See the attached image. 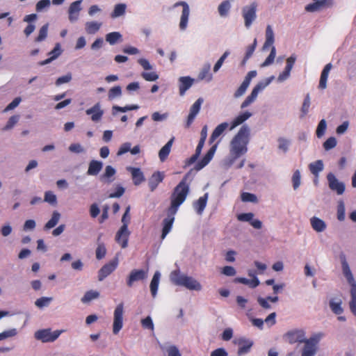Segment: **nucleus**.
<instances>
[{"label":"nucleus","instance_id":"f257e3e1","mask_svg":"<svg viewBox=\"0 0 356 356\" xmlns=\"http://www.w3.org/2000/svg\"><path fill=\"white\" fill-rule=\"evenodd\" d=\"M250 129L247 125H243L231 142V151L236 158L239 157L247 151Z\"/></svg>","mask_w":356,"mask_h":356},{"label":"nucleus","instance_id":"f03ea898","mask_svg":"<svg viewBox=\"0 0 356 356\" xmlns=\"http://www.w3.org/2000/svg\"><path fill=\"white\" fill-rule=\"evenodd\" d=\"M189 191V188L185 180H182L175 188L171 195V205L168 209V216H173L177 211V208L185 200Z\"/></svg>","mask_w":356,"mask_h":356},{"label":"nucleus","instance_id":"7ed1b4c3","mask_svg":"<svg viewBox=\"0 0 356 356\" xmlns=\"http://www.w3.org/2000/svg\"><path fill=\"white\" fill-rule=\"evenodd\" d=\"M340 260L342 265V270L344 276L346 277L351 286L350 296L351 300L349 303L350 309L352 313L356 316V282L350 269L349 265L346 261L345 254H340Z\"/></svg>","mask_w":356,"mask_h":356},{"label":"nucleus","instance_id":"20e7f679","mask_svg":"<svg viewBox=\"0 0 356 356\" xmlns=\"http://www.w3.org/2000/svg\"><path fill=\"white\" fill-rule=\"evenodd\" d=\"M171 281L177 286H182L189 290L200 291L202 286L196 280L186 275H181L179 270H174L170 274Z\"/></svg>","mask_w":356,"mask_h":356},{"label":"nucleus","instance_id":"39448f33","mask_svg":"<svg viewBox=\"0 0 356 356\" xmlns=\"http://www.w3.org/2000/svg\"><path fill=\"white\" fill-rule=\"evenodd\" d=\"M61 330L51 332V329L39 330L35 332L34 337L37 340L43 343L54 341L61 334Z\"/></svg>","mask_w":356,"mask_h":356},{"label":"nucleus","instance_id":"423d86ee","mask_svg":"<svg viewBox=\"0 0 356 356\" xmlns=\"http://www.w3.org/2000/svg\"><path fill=\"white\" fill-rule=\"evenodd\" d=\"M305 6V10L310 13L319 12L330 8L334 5V0H312Z\"/></svg>","mask_w":356,"mask_h":356},{"label":"nucleus","instance_id":"0eeeda50","mask_svg":"<svg viewBox=\"0 0 356 356\" xmlns=\"http://www.w3.org/2000/svg\"><path fill=\"white\" fill-rule=\"evenodd\" d=\"M318 341L319 337L317 336L310 337L309 339L304 341L305 346L302 348L301 356H314L317 352Z\"/></svg>","mask_w":356,"mask_h":356},{"label":"nucleus","instance_id":"6e6552de","mask_svg":"<svg viewBox=\"0 0 356 356\" xmlns=\"http://www.w3.org/2000/svg\"><path fill=\"white\" fill-rule=\"evenodd\" d=\"M123 312H124V305L123 303H120L117 305L115 311H114V320L113 325V332L115 334H117L123 325Z\"/></svg>","mask_w":356,"mask_h":356},{"label":"nucleus","instance_id":"1a4fd4ad","mask_svg":"<svg viewBox=\"0 0 356 356\" xmlns=\"http://www.w3.org/2000/svg\"><path fill=\"white\" fill-rule=\"evenodd\" d=\"M327 179L329 187L332 191H336L338 195H342L344 193L345 184L343 182L339 181L334 174L330 172L327 175Z\"/></svg>","mask_w":356,"mask_h":356},{"label":"nucleus","instance_id":"9d476101","mask_svg":"<svg viewBox=\"0 0 356 356\" xmlns=\"http://www.w3.org/2000/svg\"><path fill=\"white\" fill-rule=\"evenodd\" d=\"M118 258L103 266L99 270L98 280L102 281L105 277L110 275L117 267Z\"/></svg>","mask_w":356,"mask_h":356},{"label":"nucleus","instance_id":"9b49d317","mask_svg":"<svg viewBox=\"0 0 356 356\" xmlns=\"http://www.w3.org/2000/svg\"><path fill=\"white\" fill-rule=\"evenodd\" d=\"M257 4L252 2L249 6H246L243 8V16L245 22H252L256 18Z\"/></svg>","mask_w":356,"mask_h":356},{"label":"nucleus","instance_id":"f8f14e48","mask_svg":"<svg viewBox=\"0 0 356 356\" xmlns=\"http://www.w3.org/2000/svg\"><path fill=\"white\" fill-rule=\"evenodd\" d=\"M284 337L289 343H295L296 342L302 343L305 339V333L302 330L289 331L284 335Z\"/></svg>","mask_w":356,"mask_h":356},{"label":"nucleus","instance_id":"ddd939ff","mask_svg":"<svg viewBox=\"0 0 356 356\" xmlns=\"http://www.w3.org/2000/svg\"><path fill=\"white\" fill-rule=\"evenodd\" d=\"M129 235L130 232L128 229L125 228V226H121L120 229L118 231L115 236V241L120 244L122 248L127 247Z\"/></svg>","mask_w":356,"mask_h":356},{"label":"nucleus","instance_id":"4468645a","mask_svg":"<svg viewBox=\"0 0 356 356\" xmlns=\"http://www.w3.org/2000/svg\"><path fill=\"white\" fill-rule=\"evenodd\" d=\"M87 115H92L91 120L93 122H99L104 114V111L101 109V104L99 102L95 104L92 107L86 111Z\"/></svg>","mask_w":356,"mask_h":356},{"label":"nucleus","instance_id":"2eb2a0df","mask_svg":"<svg viewBox=\"0 0 356 356\" xmlns=\"http://www.w3.org/2000/svg\"><path fill=\"white\" fill-rule=\"evenodd\" d=\"M203 102L202 98H199L192 106L190 113L188 116L187 122H186V127H189L193 120L195 119L196 115L198 113L201 104Z\"/></svg>","mask_w":356,"mask_h":356},{"label":"nucleus","instance_id":"dca6fc26","mask_svg":"<svg viewBox=\"0 0 356 356\" xmlns=\"http://www.w3.org/2000/svg\"><path fill=\"white\" fill-rule=\"evenodd\" d=\"M81 0L76 1L72 3L70 6L68 13L69 19L71 21L76 20L78 19L79 12L81 10Z\"/></svg>","mask_w":356,"mask_h":356},{"label":"nucleus","instance_id":"f3484780","mask_svg":"<svg viewBox=\"0 0 356 356\" xmlns=\"http://www.w3.org/2000/svg\"><path fill=\"white\" fill-rule=\"evenodd\" d=\"M127 170L131 173L134 185L138 186L145 180L143 173L140 168L128 167Z\"/></svg>","mask_w":356,"mask_h":356},{"label":"nucleus","instance_id":"a211bd4d","mask_svg":"<svg viewBox=\"0 0 356 356\" xmlns=\"http://www.w3.org/2000/svg\"><path fill=\"white\" fill-rule=\"evenodd\" d=\"M179 81V94L184 95L187 90H188L193 85L194 79L190 76H181Z\"/></svg>","mask_w":356,"mask_h":356},{"label":"nucleus","instance_id":"6ab92c4d","mask_svg":"<svg viewBox=\"0 0 356 356\" xmlns=\"http://www.w3.org/2000/svg\"><path fill=\"white\" fill-rule=\"evenodd\" d=\"M146 275L147 273L143 270L131 271L127 281V285L131 286L134 282L144 280L146 277Z\"/></svg>","mask_w":356,"mask_h":356},{"label":"nucleus","instance_id":"aec40b11","mask_svg":"<svg viewBox=\"0 0 356 356\" xmlns=\"http://www.w3.org/2000/svg\"><path fill=\"white\" fill-rule=\"evenodd\" d=\"M102 167H103L102 162L96 161V160H92L89 163L87 174L88 175L96 176L102 170Z\"/></svg>","mask_w":356,"mask_h":356},{"label":"nucleus","instance_id":"412c9836","mask_svg":"<svg viewBox=\"0 0 356 356\" xmlns=\"http://www.w3.org/2000/svg\"><path fill=\"white\" fill-rule=\"evenodd\" d=\"M164 175L162 172L157 171L154 172L149 179V186L151 191H154L158 184L163 179Z\"/></svg>","mask_w":356,"mask_h":356},{"label":"nucleus","instance_id":"4be33fe9","mask_svg":"<svg viewBox=\"0 0 356 356\" xmlns=\"http://www.w3.org/2000/svg\"><path fill=\"white\" fill-rule=\"evenodd\" d=\"M332 65L331 63L327 64L324 69L323 70V72L321 75V79L319 81V88L321 89H325L327 87V79L328 77L329 72L330 70L332 69Z\"/></svg>","mask_w":356,"mask_h":356},{"label":"nucleus","instance_id":"5701e85b","mask_svg":"<svg viewBox=\"0 0 356 356\" xmlns=\"http://www.w3.org/2000/svg\"><path fill=\"white\" fill-rule=\"evenodd\" d=\"M175 218L173 216H168L163 220V227L162 229V234H161V238L163 239L165 236L169 233L170 231L173 222H174Z\"/></svg>","mask_w":356,"mask_h":356},{"label":"nucleus","instance_id":"b1692460","mask_svg":"<svg viewBox=\"0 0 356 356\" xmlns=\"http://www.w3.org/2000/svg\"><path fill=\"white\" fill-rule=\"evenodd\" d=\"M228 127V123L223 122L219 124L213 131L210 138H209V143H213L215 140L219 137L223 131L227 129Z\"/></svg>","mask_w":356,"mask_h":356},{"label":"nucleus","instance_id":"393cba45","mask_svg":"<svg viewBox=\"0 0 356 356\" xmlns=\"http://www.w3.org/2000/svg\"><path fill=\"white\" fill-rule=\"evenodd\" d=\"M174 138H171L159 151V156L161 161H164L168 156Z\"/></svg>","mask_w":356,"mask_h":356},{"label":"nucleus","instance_id":"a878e982","mask_svg":"<svg viewBox=\"0 0 356 356\" xmlns=\"http://www.w3.org/2000/svg\"><path fill=\"white\" fill-rule=\"evenodd\" d=\"M311 225L312 228L318 232H323L326 227L325 222L317 217L311 218Z\"/></svg>","mask_w":356,"mask_h":356},{"label":"nucleus","instance_id":"bb28decb","mask_svg":"<svg viewBox=\"0 0 356 356\" xmlns=\"http://www.w3.org/2000/svg\"><path fill=\"white\" fill-rule=\"evenodd\" d=\"M179 6H182V12H181L180 22H187L188 20V16H189V13H190L188 5L184 1H181V2L177 3L175 5V6H176V7Z\"/></svg>","mask_w":356,"mask_h":356},{"label":"nucleus","instance_id":"cd10ccee","mask_svg":"<svg viewBox=\"0 0 356 356\" xmlns=\"http://www.w3.org/2000/svg\"><path fill=\"white\" fill-rule=\"evenodd\" d=\"M160 276H161V274L159 271H156L153 277H152V280L151 281V283H150V291H151V293L153 297H155L156 295V292H157V289H158V286H159V279H160Z\"/></svg>","mask_w":356,"mask_h":356},{"label":"nucleus","instance_id":"c85d7f7f","mask_svg":"<svg viewBox=\"0 0 356 356\" xmlns=\"http://www.w3.org/2000/svg\"><path fill=\"white\" fill-rule=\"evenodd\" d=\"M115 174V170L111 165H107L105 168L104 173L100 177L102 181L111 183L112 181L110 178Z\"/></svg>","mask_w":356,"mask_h":356},{"label":"nucleus","instance_id":"c756f323","mask_svg":"<svg viewBox=\"0 0 356 356\" xmlns=\"http://www.w3.org/2000/svg\"><path fill=\"white\" fill-rule=\"evenodd\" d=\"M266 42L264 44L263 49H267L271 46L274 42V33L270 26H268L266 31Z\"/></svg>","mask_w":356,"mask_h":356},{"label":"nucleus","instance_id":"7c9ffc66","mask_svg":"<svg viewBox=\"0 0 356 356\" xmlns=\"http://www.w3.org/2000/svg\"><path fill=\"white\" fill-rule=\"evenodd\" d=\"M231 8V3L229 1L226 0L222 1L218 8V11L221 17H227Z\"/></svg>","mask_w":356,"mask_h":356},{"label":"nucleus","instance_id":"2f4dec72","mask_svg":"<svg viewBox=\"0 0 356 356\" xmlns=\"http://www.w3.org/2000/svg\"><path fill=\"white\" fill-rule=\"evenodd\" d=\"M341 300L339 299L337 302H335L334 299L330 300L329 305L331 310L333 313L337 315H339L343 313V309L341 307Z\"/></svg>","mask_w":356,"mask_h":356},{"label":"nucleus","instance_id":"473e14b6","mask_svg":"<svg viewBox=\"0 0 356 356\" xmlns=\"http://www.w3.org/2000/svg\"><path fill=\"white\" fill-rule=\"evenodd\" d=\"M60 218V214L54 211L52 213L51 219L45 224L44 229H49L54 227L58 222Z\"/></svg>","mask_w":356,"mask_h":356},{"label":"nucleus","instance_id":"72a5a7b5","mask_svg":"<svg viewBox=\"0 0 356 356\" xmlns=\"http://www.w3.org/2000/svg\"><path fill=\"white\" fill-rule=\"evenodd\" d=\"M251 115L252 114L248 111H246V112L243 113V114L239 115L232 122L230 129H233L238 125L242 124L244 121L248 120L251 116Z\"/></svg>","mask_w":356,"mask_h":356},{"label":"nucleus","instance_id":"f704fd0d","mask_svg":"<svg viewBox=\"0 0 356 356\" xmlns=\"http://www.w3.org/2000/svg\"><path fill=\"white\" fill-rule=\"evenodd\" d=\"M311 172L315 176H318L319 172L323 170V163L321 160H318L315 163H310L309 165Z\"/></svg>","mask_w":356,"mask_h":356},{"label":"nucleus","instance_id":"c9c22d12","mask_svg":"<svg viewBox=\"0 0 356 356\" xmlns=\"http://www.w3.org/2000/svg\"><path fill=\"white\" fill-rule=\"evenodd\" d=\"M208 194L206 193L204 196L199 198V200L195 203V206L197 209V212L199 214H201L204 209L207 201Z\"/></svg>","mask_w":356,"mask_h":356},{"label":"nucleus","instance_id":"e433bc0d","mask_svg":"<svg viewBox=\"0 0 356 356\" xmlns=\"http://www.w3.org/2000/svg\"><path fill=\"white\" fill-rule=\"evenodd\" d=\"M122 35L119 32H112L106 35V41L113 45L121 40Z\"/></svg>","mask_w":356,"mask_h":356},{"label":"nucleus","instance_id":"4c0bfd02","mask_svg":"<svg viewBox=\"0 0 356 356\" xmlns=\"http://www.w3.org/2000/svg\"><path fill=\"white\" fill-rule=\"evenodd\" d=\"M138 108V105L126 106L124 107L113 106L112 107V114L115 115L117 112L125 113L129 111L137 110Z\"/></svg>","mask_w":356,"mask_h":356},{"label":"nucleus","instance_id":"58836bf2","mask_svg":"<svg viewBox=\"0 0 356 356\" xmlns=\"http://www.w3.org/2000/svg\"><path fill=\"white\" fill-rule=\"evenodd\" d=\"M127 8V6L124 3H118L117 4L113 13H111L112 17H118L123 15L125 13Z\"/></svg>","mask_w":356,"mask_h":356},{"label":"nucleus","instance_id":"ea45409f","mask_svg":"<svg viewBox=\"0 0 356 356\" xmlns=\"http://www.w3.org/2000/svg\"><path fill=\"white\" fill-rule=\"evenodd\" d=\"M99 293L98 291L90 290L85 293L84 296L81 298V301L83 303H87L94 299L99 298Z\"/></svg>","mask_w":356,"mask_h":356},{"label":"nucleus","instance_id":"a19ab883","mask_svg":"<svg viewBox=\"0 0 356 356\" xmlns=\"http://www.w3.org/2000/svg\"><path fill=\"white\" fill-rule=\"evenodd\" d=\"M241 200L245 202H253L257 203L258 202V199L254 194L244 192L241 193Z\"/></svg>","mask_w":356,"mask_h":356},{"label":"nucleus","instance_id":"79ce46f5","mask_svg":"<svg viewBox=\"0 0 356 356\" xmlns=\"http://www.w3.org/2000/svg\"><path fill=\"white\" fill-rule=\"evenodd\" d=\"M337 219L339 221H343L345 219V205L342 200L338 202Z\"/></svg>","mask_w":356,"mask_h":356},{"label":"nucleus","instance_id":"37998d69","mask_svg":"<svg viewBox=\"0 0 356 356\" xmlns=\"http://www.w3.org/2000/svg\"><path fill=\"white\" fill-rule=\"evenodd\" d=\"M106 253V249L104 243H98L97 248L95 251L96 258L97 259H103Z\"/></svg>","mask_w":356,"mask_h":356},{"label":"nucleus","instance_id":"c03bdc74","mask_svg":"<svg viewBox=\"0 0 356 356\" xmlns=\"http://www.w3.org/2000/svg\"><path fill=\"white\" fill-rule=\"evenodd\" d=\"M19 115H15L11 116L8 121L7 122L6 125L3 129V130H9L11 129L19 121Z\"/></svg>","mask_w":356,"mask_h":356},{"label":"nucleus","instance_id":"a18cd8bd","mask_svg":"<svg viewBox=\"0 0 356 356\" xmlns=\"http://www.w3.org/2000/svg\"><path fill=\"white\" fill-rule=\"evenodd\" d=\"M309 106H310V97H309V95L307 94L304 99V102H303V104H302V106L301 108V111H302L301 118H303L305 115H306L307 114Z\"/></svg>","mask_w":356,"mask_h":356},{"label":"nucleus","instance_id":"49530a36","mask_svg":"<svg viewBox=\"0 0 356 356\" xmlns=\"http://www.w3.org/2000/svg\"><path fill=\"white\" fill-rule=\"evenodd\" d=\"M327 124L325 120L323 119L320 121L317 129H316V136L318 138H321L325 134V131L326 129Z\"/></svg>","mask_w":356,"mask_h":356},{"label":"nucleus","instance_id":"de8ad7c7","mask_svg":"<svg viewBox=\"0 0 356 356\" xmlns=\"http://www.w3.org/2000/svg\"><path fill=\"white\" fill-rule=\"evenodd\" d=\"M44 200L52 205H56L57 203L56 196L51 191H47L45 193Z\"/></svg>","mask_w":356,"mask_h":356},{"label":"nucleus","instance_id":"09e8293b","mask_svg":"<svg viewBox=\"0 0 356 356\" xmlns=\"http://www.w3.org/2000/svg\"><path fill=\"white\" fill-rule=\"evenodd\" d=\"M47 31H48V24H46L45 25L42 26L39 31L38 36L35 38V42H41L44 40L47 35Z\"/></svg>","mask_w":356,"mask_h":356},{"label":"nucleus","instance_id":"8fccbe9b","mask_svg":"<svg viewBox=\"0 0 356 356\" xmlns=\"http://www.w3.org/2000/svg\"><path fill=\"white\" fill-rule=\"evenodd\" d=\"M337 145V140L334 137H330L323 143V147L325 150H330Z\"/></svg>","mask_w":356,"mask_h":356},{"label":"nucleus","instance_id":"3c124183","mask_svg":"<svg viewBox=\"0 0 356 356\" xmlns=\"http://www.w3.org/2000/svg\"><path fill=\"white\" fill-rule=\"evenodd\" d=\"M122 94V89L120 86H115L110 89L108 92V98L110 99H113L115 97H119Z\"/></svg>","mask_w":356,"mask_h":356},{"label":"nucleus","instance_id":"603ef678","mask_svg":"<svg viewBox=\"0 0 356 356\" xmlns=\"http://www.w3.org/2000/svg\"><path fill=\"white\" fill-rule=\"evenodd\" d=\"M242 342H245L247 343V344L243 345L238 348L237 353L238 355H241L243 354L247 353L253 345L252 341H245V340H243L242 341Z\"/></svg>","mask_w":356,"mask_h":356},{"label":"nucleus","instance_id":"864d4df0","mask_svg":"<svg viewBox=\"0 0 356 356\" xmlns=\"http://www.w3.org/2000/svg\"><path fill=\"white\" fill-rule=\"evenodd\" d=\"M254 216V213H251V212L241 213L237 216V219L241 222H250V221L252 220Z\"/></svg>","mask_w":356,"mask_h":356},{"label":"nucleus","instance_id":"5fc2aeb1","mask_svg":"<svg viewBox=\"0 0 356 356\" xmlns=\"http://www.w3.org/2000/svg\"><path fill=\"white\" fill-rule=\"evenodd\" d=\"M275 57V47H273L269 56L266 59V60L261 64V67H266V66H268V65H270L271 63H273L274 61Z\"/></svg>","mask_w":356,"mask_h":356},{"label":"nucleus","instance_id":"6e6d98bb","mask_svg":"<svg viewBox=\"0 0 356 356\" xmlns=\"http://www.w3.org/2000/svg\"><path fill=\"white\" fill-rule=\"evenodd\" d=\"M22 102V98L20 97H17L15 98L12 102H10L3 110V112H8V111L13 110L16 108L19 103Z\"/></svg>","mask_w":356,"mask_h":356},{"label":"nucleus","instance_id":"4d7b16f0","mask_svg":"<svg viewBox=\"0 0 356 356\" xmlns=\"http://www.w3.org/2000/svg\"><path fill=\"white\" fill-rule=\"evenodd\" d=\"M129 211H130V206H128L125 210L124 213L122 216V226H125L126 229H128V224L130 221V216H129Z\"/></svg>","mask_w":356,"mask_h":356},{"label":"nucleus","instance_id":"13d9d810","mask_svg":"<svg viewBox=\"0 0 356 356\" xmlns=\"http://www.w3.org/2000/svg\"><path fill=\"white\" fill-rule=\"evenodd\" d=\"M257 45V41L254 40V43L248 47L245 58L242 61V65H245L246 60L252 55Z\"/></svg>","mask_w":356,"mask_h":356},{"label":"nucleus","instance_id":"bf43d9fd","mask_svg":"<svg viewBox=\"0 0 356 356\" xmlns=\"http://www.w3.org/2000/svg\"><path fill=\"white\" fill-rule=\"evenodd\" d=\"M221 273L227 276H234L236 271L233 266H226L222 268Z\"/></svg>","mask_w":356,"mask_h":356},{"label":"nucleus","instance_id":"052dcab7","mask_svg":"<svg viewBox=\"0 0 356 356\" xmlns=\"http://www.w3.org/2000/svg\"><path fill=\"white\" fill-rule=\"evenodd\" d=\"M141 76L146 81H154L158 79L159 76L155 72H143Z\"/></svg>","mask_w":356,"mask_h":356},{"label":"nucleus","instance_id":"680f3d73","mask_svg":"<svg viewBox=\"0 0 356 356\" xmlns=\"http://www.w3.org/2000/svg\"><path fill=\"white\" fill-rule=\"evenodd\" d=\"M71 80H72V74H71V73H68L65 76L58 78L56 81V85L59 86L63 83H68Z\"/></svg>","mask_w":356,"mask_h":356},{"label":"nucleus","instance_id":"e2e57ef3","mask_svg":"<svg viewBox=\"0 0 356 356\" xmlns=\"http://www.w3.org/2000/svg\"><path fill=\"white\" fill-rule=\"evenodd\" d=\"M62 53V50L60 48V44L59 43H56L54 49L49 52V55H51L52 58L54 60L57 58Z\"/></svg>","mask_w":356,"mask_h":356},{"label":"nucleus","instance_id":"0e129e2a","mask_svg":"<svg viewBox=\"0 0 356 356\" xmlns=\"http://www.w3.org/2000/svg\"><path fill=\"white\" fill-rule=\"evenodd\" d=\"M125 189L120 186H118L116 188V191L115 193H111L108 195L109 198H118L123 195L124 193Z\"/></svg>","mask_w":356,"mask_h":356},{"label":"nucleus","instance_id":"69168bd1","mask_svg":"<svg viewBox=\"0 0 356 356\" xmlns=\"http://www.w3.org/2000/svg\"><path fill=\"white\" fill-rule=\"evenodd\" d=\"M101 24H89L86 28V31L88 34L95 33L100 28Z\"/></svg>","mask_w":356,"mask_h":356},{"label":"nucleus","instance_id":"338daca9","mask_svg":"<svg viewBox=\"0 0 356 356\" xmlns=\"http://www.w3.org/2000/svg\"><path fill=\"white\" fill-rule=\"evenodd\" d=\"M51 298H46V297H42V298H38L35 304L37 307L41 308L45 305H47L51 300Z\"/></svg>","mask_w":356,"mask_h":356},{"label":"nucleus","instance_id":"774afa93","mask_svg":"<svg viewBox=\"0 0 356 356\" xmlns=\"http://www.w3.org/2000/svg\"><path fill=\"white\" fill-rule=\"evenodd\" d=\"M168 356H181L178 348L175 346H170L168 349Z\"/></svg>","mask_w":356,"mask_h":356}]
</instances>
